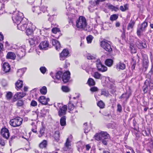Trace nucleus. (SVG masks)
Masks as SVG:
<instances>
[{
	"label": "nucleus",
	"mask_w": 153,
	"mask_h": 153,
	"mask_svg": "<svg viewBox=\"0 0 153 153\" xmlns=\"http://www.w3.org/2000/svg\"><path fill=\"white\" fill-rule=\"evenodd\" d=\"M148 86L149 88L150 89H153V82L151 80L149 81L148 83Z\"/></svg>",
	"instance_id": "obj_48"
},
{
	"label": "nucleus",
	"mask_w": 153,
	"mask_h": 153,
	"mask_svg": "<svg viewBox=\"0 0 153 153\" xmlns=\"http://www.w3.org/2000/svg\"><path fill=\"white\" fill-rule=\"evenodd\" d=\"M131 95V94L130 93L127 91L125 93L123 94L119 98L127 100Z\"/></svg>",
	"instance_id": "obj_20"
},
{
	"label": "nucleus",
	"mask_w": 153,
	"mask_h": 153,
	"mask_svg": "<svg viewBox=\"0 0 153 153\" xmlns=\"http://www.w3.org/2000/svg\"><path fill=\"white\" fill-rule=\"evenodd\" d=\"M96 65L99 71L105 72L107 70V68L102 64L100 60H97Z\"/></svg>",
	"instance_id": "obj_9"
},
{
	"label": "nucleus",
	"mask_w": 153,
	"mask_h": 153,
	"mask_svg": "<svg viewBox=\"0 0 153 153\" xmlns=\"http://www.w3.org/2000/svg\"><path fill=\"white\" fill-rule=\"evenodd\" d=\"M63 149H64V151H67L68 150V151H70V152H71L70 153H72V150L71 149V148H69L67 147H66L65 146L64 147V148Z\"/></svg>",
	"instance_id": "obj_60"
},
{
	"label": "nucleus",
	"mask_w": 153,
	"mask_h": 153,
	"mask_svg": "<svg viewBox=\"0 0 153 153\" xmlns=\"http://www.w3.org/2000/svg\"><path fill=\"white\" fill-rule=\"evenodd\" d=\"M2 70L6 73L9 72L10 70V65L8 63L4 62L3 64Z\"/></svg>",
	"instance_id": "obj_18"
},
{
	"label": "nucleus",
	"mask_w": 153,
	"mask_h": 153,
	"mask_svg": "<svg viewBox=\"0 0 153 153\" xmlns=\"http://www.w3.org/2000/svg\"><path fill=\"white\" fill-rule=\"evenodd\" d=\"M98 89L96 87H93L90 88V91L92 92H95L98 91Z\"/></svg>",
	"instance_id": "obj_58"
},
{
	"label": "nucleus",
	"mask_w": 153,
	"mask_h": 153,
	"mask_svg": "<svg viewBox=\"0 0 153 153\" xmlns=\"http://www.w3.org/2000/svg\"><path fill=\"white\" fill-rule=\"evenodd\" d=\"M60 132L59 131H56L55 132L53 135V137L56 141H58L60 137Z\"/></svg>",
	"instance_id": "obj_24"
},
{
	"label": "nucleus",
	"mask_w": 153,
	"mask_h": 153,
	"mask_svg": "<svg viewBox=\"0 0 153 153\" xmlns=\"http://www.w3.org/2000/svg\"><path fill=\"white\" fill-rule=\"evenodd\" d=\"M66 117L65 116L62 117L60 120V123L62 126H65L66 125Z\"/></svg>",
	"instance_id": "obj_26"
},
{
	"label": "nucleus",
	"mask_w": 153,
	"mask_h": 153,
	"mask_svg": "<svg viewBox=\"0 0 153 153\" xmlns=\"http://www.w3.org/2000/svg\"><path fill=\"white\" fill-rule=\"evenodd\" d=\"M47 145V141L45 140H43L42 142H41L39 144V147L42 149L45 148L46 147Z\"/></svg>",
	"instance_id": "obj_30"
},
{
	"label": "nucleus",
	"mask_w": 153,
	"mask_h": 153,
	"mask_svg": "<svg viewBox=\"0 0 153 153\" xmlns=\"http://www.w3.org/2000/svg\"><path fill=\"white\" fill-rule=\"evenodd\" d=\"M45 130V128L44 127L42 126L40 128L39 131L40 134L39 135V137H40L43 135L44 133Z\"/></svg>",
	"instance_id": "obj_39"
},
{
	"label": "nucleus",
	"mask_w": 153,
	"mask_h": 153,
	"mask_svg": "<svg viewBox=\"0 0 153 153\" xmlns=\"http://www.w3.org/2000/svg\"><path fill=\"white\" fill-rule=\"evenodd\" d=\"M53 45L55 46L56 50H58L60 47V45L59 42L55 39H53L51 41Z\"/></svg>",
	"instance_id": "obj_21"
},
{
	"label": "nucleus",
	"mask_w": 153,
	"mask_h": 153,
	"mask_svg": "<svg viewBox=\"0 0 153 153\" xmlns=\"http://www.w3.org/2000/svg\"><path fill=\"white\" fill-rule=\"evenodd\" d=\"M62 91L65 92H68L70 91L69 88L66 86H62Z\"/></svg>",
	"instance_id": "obj_45"
},
{
	"label": "nucleus",
	"mask_w": 153,
	"mask_h": 153,
	"mask_svg": "<svg viewBox=\"0 0 153 153\" xmlns=\"http://www.w3.org/2000/svg\"><path fill=\"white\" fill-rule=\"evenodd\" d=\"M130 48L131 53H136L137 48L134 44H131L130 45Z\"/></svg>",
	"instance_id": "obj_25"
},
{
	"label": "nucleus",
	"mask_w": 153,
	"mask_h": 153,
	"mask_svg": "<svg viewBox=\"0 0 153 153\" xmlns=\"http://www.w3.org/2000/svg\"><path fill=\"white\" fill-rule=\"evenodd\" d=\"M149 80H146L145 82V85L143 87V90L145 93L147 92L148 91H150V89L148 86Z\"/></svg>",
	"instance_id": "obj_22"
},
{
	"label": "nucleus",
	"mask_w": 153,
	"mask_h": 153,
	"mask_svg": "<svg viewBox=\"0 0 153 153\" xmlns=\"http://www.w3.org/2000/svg\"><path fill=\"white\" fill-rule=\"evenodd\" d=\"M147 23L145 22H144L141 24V25L140 27V29H142V30H143L144 31L145 28L147 27Z\"/></svg>",
	"instance_id": "obj_40"
},
{
	"label": "nucleus",
	"mask_w": 153,
	"mask_h": 153,
	"mask_svg": "<svg viewBox=\"0 0 153 153\" xmlns=\"http://www.w3.org/2000/svg\"><path fill=\"white\" fill-rule=\"evenodd\" d=\"M144 31L143 30L140 29V28H138L137 30V34L138 36H140L141 35V32Z\"/></svg>",
	"instance_id": "obj_54"
},
{
	"label": "nucleus",
	"mask_w": 153,
	"mask_h": 153,
	"mask_svg": "<svg viewBox=\"0 0 153 153\" xmlns=\"http://www.w3.org/2000/svg\"><path fill=\"white\" fill-rule=\"evenodd\" d=\"M75 108V105L72 103L70 102L68 104V109L70 110H73Z\"/></svg>",
	"instance_id": "obj_44"
},
{
	"label": "nucleus",
	"mask_w": 153,
	"mask_h": 153,
	"mask_svg": "<svg viewBox=\"0 0 153 153\" xmlns=\"http://www.w3.org/2000/svg\"><path fill=\"white\" fill-rule=\"evenodd\" d=\"M57 107L59 108L58 115L59 116H61L66 114L67 108L66 105L63 106L61 103H58L57 104Z\"/></svg>",
	"instance_id": "obj_5"
},
{
	"label": "nucleus",
	"mask_w": 153,
	"mask_h": 153,
	"mask_svg": "<svg viewBox=\"0 0 153 153\" xmlns=\"http://www.w3.org/2000/svg\"><path fill=\"white\" fill-rule=\"evenodd\" d=\"M72 139V137L71 136L68 137L66 140V141L65 143V146L66 147H67L69 148H71V141L69 140V139Z\"/></svg>",
	"instance_id": "obj_27"
},
{
	"label": "nucleus",
	"mask_w": 153,
	"mask_h": 153,
	"mask_svg": "<svg viewBox=\"0 0 153 153\" xmlns=\"http://www.w3.org/2000/svg\"><path fill=\"white\" fill-rule=\"evenodd\" d=\"M141 49L143 48H147V45L146 44L145 42H143L141 44Z\"/></svg>",
	"instance_id": "obj_64"
},
{
	"label": "nucleus",
	"mask_w": 153,
	"mask_h": 153,
	"mask_svg": "<svg viewBox=\"0 0 153 153\" xmlns=\"http://www.w3.org/2000/svg\"><path fill=\"white\" fill-rule=\"evenodd\" d=\"M134 24L135 22L134 21H131L128 25L127 29L129 30L130 29H132L133 28Z\"/></svg>",
	"instance_id": "obj_36"
},
{
	"label": "nucleus",
	"mask_w": 153,
	"mask_h": 153,
	"mask_svg": "<svg viewBox=\"0 0 153 153\" xmlns=\"http://www.w3.org/2000/svg\"><path fill=\"white\" fill-rule=\"evenodd\" d=\"M87 58L88 59H94V57L92 56L90 54H88L87 56Z\"/></svg>",
	"instance_id": "obj_61"
},
{
	"label": "nucleus",
	"mask_w": 153,
	"mask_h": 153,
	"mask_svg": "<svg viewBox=\"0 0 153 153\" xmlns=\"http://www.w3.org/2000/svg\"><path fill=\"white\" fill-rule=\"evenodd\" d=\"M26 94L25 93L22 92H18L14 95L13 98V101H15L19 99H21Z\"/></svg>",
	"instance_id": "obj_14"
},
{
	"label": "nucleus",
	"mask_w": 153,
	"mask_h": 153,
	"mask_svg": "<svg viewBox=\"0 0 153 153\" xmlns=\"http://www.w3.org/2000/svg\"><path fill=\"white\" fill-rule=\"evenodd\" d=\"M12 94L11 92H8L6 95V97L7 100H10L12 97Z\"/></svg>",
	"instance_id": "obj_49"
},
{
	"label": "nucleus",
	"mask_w": 153,
	"mask_h": 153,
	"mask_svg": "<svg viewBox=\"0 0 153 153\" xmlns=\"http://www.w3.org/2000/svg\"><path fill=\"white\" fill-rule=\"evenodd\" d=\"M25 69L24 68L19 69L17 71V75L19 77H21L24 73Z\"/></svg>",
	"instance_id": "obj_28"
},
{
	"label": "nucleus",
	"mask_w": 153,
	"mask_h": 153,
	"mask_svg": "<svg viewBox=\"0 0 153 153\" xmlns=\"http://www.w3.org/2000/svg\"><path fill=\"white\" fill-rule=\"evenodd\" d=\"M108 9L111 10H112L116 11L117 9V8L116 7L112 5H108Z\"/></svg>",
	"instance_id": "obj_50"
},
{
	"label": "nucleus",
	"mask_w": 153,
	"mask_h": 153,
	"mask_svg": "<svg viewBox=\"0 0 153 153\" xmlns=\"http://www.w3.org/2000/svg\"><path fill=\"white\" fill-rule=\"evenodd\" d=\"M37 105V102L36 101L34 100H33L31 102L30 105L33 106H36Z\"/></svg>",
	"instance_id": "obj_56"
},
{
	"label": "nucleus",
	"mask_w": 153,
	"mask_h": 153,
	"mask_svg": "<svg viewBox=\"0 0 153 153\" xmlns=\"http://www.w3.org/2000/svg\"><path fill=\"white\" fill-rule=\"evenodd\" d=\"M99 135H100V137H101V140L103 139V137L102 135H103V134H104L105 136L107 137L108 136V134L106 132L104 131H101L100 133H99Z\"/></svg>",
	"instance_id": "obj_37"
},
{
	"label": "nucleus",
	"mask_w": 153,
	"mask_h": 153,
	"mask_svg": "<svg viewBox=\"0 0 153 153\" xmlns=\"http://www.w3.org/2000/svg\"><path fill=\"white\" fill-rule=\"evenodd\" d=\"M84 125L85 126L84 132L85 133H87L88 132L89 129L88 128V127L87 126V123H84Z\"/></svg>",
	"instance_id": "obj_53"
},
{
	"label": "nucleus",
	"mask_w": 153,
	"mask_h": 153,
	"mask_svg": "<svg viewBox=\"0 0 153 153\" xmlns=\"http://www.w3.org/2000/svg\"><path fill=\"white\" fill-rule=\"evenodd\" d=\"M52 31L53 33L56 34L58 32H59L60 30L59 28L56 27L53 28L52 29Z\"/></svg>",
	"instance_id": "obj_51"
},
{
	"label": "nucleus",
	"mask_w": 153,
	"mask_h": 153,
	"mask_svg": "<svg viewBox=\"0 0 153 153\" xmlns=\"http://www.w3.org/2000/svg\"><path fill=\"white\" fill-rule=\"evenodd\" d=\"M40 70L42 73L44 74L46 71V69L45 67H42L40 68Z\"/></svg>",
	"instance_id": "obj_55"
},
{
	"label": "nucleus",
	"mask_w": 153,
	"mask_h": 153,
	"mask_svg": "<svg viewBox=\"0 0 153 153\" xmlns=\"http://www.w3.org/2000/svg\"><path fill=\"white\" fill-rule=\"evenodd\" d=\"M126 67L125 64L122 62H120L118 63L116 65V68L117 69L124 70Z\"/></svg>",
	"instance_id": "obj_23"
},
{
	"label": "nucleus",
	"mask_w": 153,
	"mask_h": 153,
	"mask_svg": "<svg viewBox=\"0 0 153 153\" xmlns=\"http://www.w3.org/2000/svg\"><path fill=\"white\" fill-rule=\"evenodd\" d=\"M122 108L120 104H118L117 105V111L120 112L122 111Z\"/></svg>",
	"instance_id": "obj_57"
},
{
	"label": "nucleus",
	"mask_w": 153,
	"mask_h": 153,
	"mask_svg": "<svg viewBox=\"0 0 153 153\" xmlns=\"http://www.w3.org/2000/svg\"><path fill=\"white\" fill-rule=\"evenodd\" d=\"M41 93L43 95L45 94L47 92V88L45 86H43L40 90Z\"/></svg>",
	"instance_id": "obj_33"
},
{
	"label": "nucleus",
	"mask_w": 153,
	"mask_h": 153,
	"mask_svg": "<svg viewBox=\"0 0 153 153\" xmlns=\"http://www.w3.org/2000/svg\"><path fill=\"white\" fill-rule=\"evenodd\" d=\"M76 25L79 30L89 31L91 30L88 25L85 18L83 16H80L76 20Z\"/></svg>",
	"instance_id": "obj_1"
},
{
	"label": "nucleus",
	"mask_w": 153,
	"mask_h": 153,
	"mask_svg": "<svg viewBox=\"0 0 153 153\" xmlns=\"http://www.w3.org/2000/svg\"><path fill=\"white\" fill-rule=\"evenodd\" d=\"M105 0H95V2L96 4H99L100 2L104 1Z\"/></svg>",
	"instance_id": "obj_62"
},
{
	"label": "nucleus",
	"mask_w": 153,
	"mask_h": 153,
	"mask_svg": "<svg viewBox=\"0 0 153 153\" xmlns=\"http://www.w3.org/2000/svg\"><path fill=\"white\" fill-rule=\"evenodd\" d=\"M141 44L142 43L140 40H138L135 43L136 46L139 49L141 48Z\"/></svg>",
	"instance_id": "obj_41"
},
{
	"label": "nucleus",
	"mask_w": 153,
	"mask_h": 153,
	"mask_svg": "<svg viewBox=\"0 0 153 153\" xmlns=\"http://www.w3.org/2000/svg\"><path fill=\"white\" fill-rule=\"evenodd\" d=\"M105 63L108 66H111L112 65L113 60L111 59H107L105 61Z\"/></svg>",
	"instance_id": "obj_34"
},
{
	"label": "nucleus",
	"mask_w": 153,
	"mask_h": 153,
	"mask_svg": "<svg viewBox=\"0 0 153 153\" xmlns=\"http://www.w3.org/2000/svg\"><path fill=\"white\" fill-rule=\"evenodd\" d=\"M23 14L21 12H15L13 15L12 19L14 23L18 25L22 22L23 19Z\"/></svg>",
	"instance_id": "obj_2"
},
{
	"label": "nucleus",
	"mask_w": 153,
	"mask_h": 153,
	"mask_svg": "<svg viewBox=\"0 0 153 153\" xmlns=\"http://www.w3.org/2000/svg\"><path fill=\"white\" fill-rule=\"evenodd\" d=\"M93 76L96 79H101L102 78V76L98 72H95L93 75Z\"/></svg>",
	"instance_id": "obj_29"
},
{
	"label": "nucleus",
	"mask_w": 153,
	"mask_h": 153,
	"mask_svg": "<svg viewBox=\"0 0 153 153\" xmlns=\"http://www.w3.org/2000/svg\"><path fill=\"white\" fill-rule=\"evenodd\" d=\"M101 46L102 48L107 51L111 52L112 50L110 45L106 41H102L101 42Z\"/></svg>",
	"instance_id": "obj_6"
},
{
	"label": "nucleus",
	"mask_w": 153,
	"mask_h": 153,
	"mask_svg": "<svg viewBox=\"0 0 153 153\" xmlns=\"http://www.w3.org/2000/svg\"><path fill=\"white\" fill-rule=\"evenodd\" d=\"M1 135L6 139H8L10 136V133L9 130L6 128H3L1 131Z\"/></svg>",
	"instance_id": "obj_10"
},
{
	"label": "nucleus",
	"mask_w": 153,
	"mask_h": 153,
	"mask_svg": "<svg viewBox=\"0 0 153 153\" xmlns=\"http://www.w3.org/2000/svg\"><path fill=\"white\" fill-rule=\"evenodd\" d=\"M0 145L2 146H4L5 145L4 141L1 138H0Z\"/></svg>",
	"instance_id": "obj_59"
},
{
	"label": "nucleus",
	"mask_w": 153,
	"mask_h": 153,
	"mask_svg": "<svg viewBox=\"0 0 153 153\" xmlns=\"http://www.w3.org/2000/svg\"><path fill=\"white\" fill-rule=\"evenodd\" d=\"M69 54L68 51L66 49L63 50L60 55V59L62 60H64Z\"/></svg>",
	"instance_id": "obj_17"
},
{
	"label": "nucleus",
	"mask_w": 153,
	"mask_h": 153,
	"mask_svg": "<svg viewBox=\"0 0 153 153\" xmlns=\"http://www.w3.org/2000/svg\"><path fill=\"white\" fill-rule=\"evenodd\" d=\"M88 83L89 85H94L95 84L94 80L92 78H89L88 80Z\"/></svg>",
	"instance_id": "obj_35"
},
{
	"label": "nucleus",
	"mask_w": 153,
	"mask_h": 153,
	"mask_svg": "<svg viewBox=\"0 0 153 153\" xmlns=\"http://www.w3.org/2000/svg\"><path fill=\"white\" fill-rule=\"evenodd\" d=\"M118 14H113L110 16V19L111 21H115L118 19Z\"/></svg>",
	"instance_id": "obj_32"
},
{
	"label": "nucleus",
	"mask_w": 153,
	"mask_h": 153,
	"mask_svg": "<svg viewBox=\"0 0 153 153\" xmlns=\"http://www.w3.org/2000/svg\"><path fill=\"white\" fill-rule=\"evenodd\" d=\"M47 7L46 6L42 5L40 8V9L39 7H34L33 9V12H35L38 14H39L41 13V12H39V10L40 11H41L43 13H45L47 11Z\"/></svg>",
	"instance_id": "obj_7"
},
{
	"label": "nucleus",
	"mask_w": 153,
	"mask_h": 153,
	"mask_svg": "<svg viewBox=\"0 0 153 153\" xmlns=\"http://www.w3.org/2000/svg\"><path fill=\"white\" fill-rule=\"evenodd\" d=\"M49 46L48 43L46 41L42 42L40 44L39 47L42 50H46Z\"/></svg>",
	"instance_id": "obj_16"
},
{
	"label": "nucleus",
	"mask_w": 153,
	"mask_h": 153,
	"mask_svg": "<svg viewBox=\"0 0 153 153\" xmlns=\"http://www.w3.org/2000/svg\"><path fill=\"white\" fill-rule=\"evenodd\" d=\"M16 86L18 88H21L23 86V82L22 80H18L16 83Z\"/></svg>",
	"instance_id": "obj_31"
},
{
	"label": "nucleus",
	"mask_w": 153,
	"mask_h": 153,
	"mask_svg": "<svg viewBox=\"0 0 153 153\" xmlns=\"http://www.w3.org/2000/svg\"><path fill=\"white\" fill-rule=\"evenodd\" d=\"M38 101L42 104L46 105L49 101V98H46L44 96H41L39 98Z\"/></svg>",
	"instance_id": "obj_15"
},
{
	"label": "nucleus",
	"mask_w": 153,
	"mask_h": 153,
	"mask_svg": "<svg viewBox=\"0 0 153 153\" xmlns=\"http://www.w3.org/2000/svg\"><path fill=\"white\" fill-rule=\"evenodd\" d=\"M40 40V37L39 36H34L33 37L29 39V42L31 45L37 43Z\"/></svg>",
	"instance_id": "obj_11"
},
{
	"label": "nucleus",
	"mask_w": 153,
	"mask_h": 153,
	"mask_svg": "<svg viewBox=\"0 0 153 153\" xmlns=\"http://www.w3.org/2000/svg\"><path fill=\"white\" fill-rule=\"evenodd\" d=\"M128 9L127 4H125L123 6H121L120 7V9L122 11H124Z\"/></svg>",
	"instance_id": "obj_42"
},
{
	"label": "nucleus",
	"mask_w": 153,
	"mask_h": 153,
	"mask_svg": "<svg viewBox=\"0 0 153 153\" xmlns=\"http://www.w3.org/2000/svg\"><path fill=\"white\" fill-rule=\"evenodd\" d=\"M36 28L35 26L31 23H28V27L26 28V33L28 35H31L33 32V30Z\"/></svg>",
	"instance_id": "obj_8"
},
{
	"label": "nucleus",
	"mask_w": 153,
	"mask_h": 153,
	"mask_svg": "<svg viewBox=\"0 0 153 153\" xmlns=\"http://www.w3.org/2000/svg\"><path fill=\"white\" fill-rule=\"evenodd\" d=\"M108 93V91L105 90H103L102 91L101 93V95H103L104 96H106Z\"/></svg>",
	"instance_id": "obj_63"
},
{
	"label": "nucleus",
	"mask_w": 153,
	"mask_h": 153,
	"mask_svg": "<svg viewBox=\"0 0 153 153\" xmlns=\"http://www.w3.org/2000/svg\"><path fill=\"white\" fill-rule=\"evenodd\" d=\"M22 119L20 117H17L10 120V125L14 127L19 126L22 124Z\"/></svg>",
	"instance_id": "obj_3"
},
{
	"label": "nucleus",
	"mask_w": 153,
	"mask_h": 153,
	"mask_svg": "<svg viewBox=\"0 0 153 153\" xmlns=\"http://www.w3.org/2000/svg\"><path fill=\"white\" fill-rule=\"evenodd\" d=\"M93 37L91 35H89L87 37L86 39L88 43H91L93 39Z\"/></svg>",
	"instance_id": "obj_47"
},
{
	"label": "nucleus",
	"mask_w": 153,
	"mask_h": 153,
	"mask_svg": "<svg viewBox=\"0 0 153 153\" xmlns=\"http://www.w3.org/2000/svg\"><path fill=\"white\" fill-rule=\"evenodd\" d=\"M24 104L23 101L21 100H18L16 103V105L18 107L22 106Z\"/></svg>",
	"instance_id": "obj_46"
},
{
	"label": "nucleus",
	"mask_w": 153,
	"mask_h": 153,
	"mask_svg": "<svg viewBox=\"0 0 153 153\" xmlns=\"http://www.w3.org/2000/svg\"><path fill=\"white\" fill-rule=\"evenodd\" d=\"M70 73L68 71L65 72L62 76V79L64 83H66L68 82L70 78Z\"/></svg>",
	"instance_id": "obj_13"
},
{
	"label": "nucleus",
	"mask_w": 153,
	"mask_h": 153,
	"mask_svg": "<svg viewBox=\"0 0 153 153\" xmlns=\"http://www.w3.org/2000/svg\"><path fill=\"white\" fill-rule=\"evenodd\" d=\"M27 22V20L26 19H23L22 22L17 25L18 29L22 31L25 30L28 27Z\"/></svg>",
	"instance_id": "obj_4"
},
{
	"label": "nucleus",
	"mask_w": 153,
	"mask_h": 153,
	"mask_svg": "<svg viewBox=\"0 0 153 153\" xmlns=\"http://www.w3.org/2000/svg\"><path fill=\"white\" fill-rule=\"evenodd\" d=\"M94 139L98 141L101 140V137H100L99 133H97L94 136Z\"/></svg>",
	"instance_id": "obj_52"
},
{
	"label": "nucleus",
	"mask_w": 153,
	"mask_h": 153,
	"mask_svg": "<svg viewBox=\"0 0 153 153\" xmlns=\"http://www.w3.org/2000/svg\"><path fill=\"white\" fill-rule=\"evenodd\" d=\"M97 105L98 106L101 108H104L105 106V104L102 101H99L97 103Z\"/></svg>",
	"instance_id": "obj_43"
},
{
	"label": "nucleus",
	"mask_w": 153,
	"mask_h": 153,
	"mask_svg": "<svg viewBox=\"0 0 153 153\" xmlns=\"http://www.w3.org/2000/svg\"><path fill=\"white\" fill-rule=\"evenodd\" d=\"M6 57L7 59L14 60L16 58V55L14 52H9L7 53Z\"/></svg>",
	"instance_id": "obj_19"
},
{
	"label": "nucleus",
	"mask_w": 153,
	"mask_h": 153,
	"mask_svg": "<svg viewBox=\"0 0 153 153\" xmlns=\"http://www.w3.org/2000/svg\"><path fill=\"white\" fill-rule=\"evenodd\" d=\"M143 66L146 71L148 67V61L146 59L143 61Z\"/></svg>",
	"instance_id": "obj_38"
},
{
	"label": "nucleus",
	"mask_w": 153,
	"mask_h": 153,
	"mask_svg": "<svg viewBox=\"0 0 153 153\" xmlns=\"http://www.w3.org/2000/svg\"><path fill=\"white\" fill-rule=\"evenodd\" d=\"M62 73L61 71H59L57 72L55 76H52V77L54 79H56L57 80H54V82L55 83H59V81H61V79L62 78Z\"/></svg>",
	"instance_id": "obj_12"
}]
</instances>
